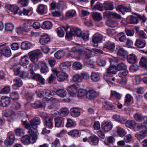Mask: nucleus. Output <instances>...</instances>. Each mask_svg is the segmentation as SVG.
I'll return each instance as SVG.
<instances>
[{
	"label": "nucleus",
	"instance_id": "nucleus-1",
	"mask_svg": "<svg viewBox=\"0 0 147 147\" xmlns=\"http://www.w3.org/2000/svg\"><path fill=\"white\" fill-rule=\"evenodd\" d=\"M22 123L26 128L29 129V131L31 130L35 134L36 132V135H38V133L36 129L37 127V125L40 123V119L39 118L36 117L31 120L30 123H28L26 121H24L22 122Z\"/></svg>",
	"mask_w": 147,
	"mask_h": 147
},
{
	"label": "nucleus",
	"instance_id": "nucleus-2",
	"mask_svg": "<svg viewBox=\"0 0 147 147\" xmlns=\"http://www.w3.org/2000/svg\"><path fill=\"white\" fill-rule=\"evenodd\" d=\"M29 134L31 136L30 138L29 136L27 135H25L21 139V142L24 144H28L30 143L33 144L34 143L36 140L37 139V136L36 133H33L30 130L29 131ZM35 133H36V132Z\"/></svg>",
	"mask_w": 147,
	"mask_h": 147
},
{
	"label": "nucleus",
	"instance_id": "nucleus-3",
	"mask_svg": "<svg viewBox=\"0 0 147 147\" xmlns=\"http://www.w3.org/2000/svg\"><path fill=\"white\" fill-rule=\"evenodd\" d=\"M116 10L119 12H121L123 14H124L125 12H129L131 11V7L129 5L122 4L119 5L117 7Z\"/></svg>",
	"mask_w": 147,
	"mask_h": 147
},
{
	"label": "nucleus",
	"instance_id": "nucleus-4",
	"mask_svg": "<svg viewBox=\"0 0 147 147\" xmlns=\"http://www.w3.org/2000/svg\"><path fill=\"white\" fill-rule=\"evenodd\" d=\"M103 36L101 35L96 34H94L92 37V44L93 45L96 47L98 46V43L100 42L102 40Z\"/></svg>",
	"mask_w": 147,
	"mask_h": 147
},
{
	"label": "nucleus",
	"instance_id": "nucleus-5",
	"mask_svg": "<svg viewBox=\"0 0 147 147\" xmlns=\"http://www.w3.org/2000/svg\"><path fill=\"white\" fill-rule=\"evenodd\" d=\"M40 52L39 50H35L30 52L28 54L30 59L32 61H34L36 60L37 61L38 56L40 55Z\"/></svg>",
	"mask_w": 147,
	"mask_h": 147
},
{
	"label": "nucleus",
	"instance_id": "nucleus-6",
	"mask_svg": "<svg viewBox=\"0 0 147 147\" xmlns=\"http://www.w3.org/2000/svg\"><path fill=\"white\" fill-rule=\"evenodd\" d=\"M30 74L31 75L29 76L28 73L26 72H23L20 75V77L21 78L26 77L29 78H31L33 79L36 80H37V78L38 77L40 74L33 73V72H31Z\"/></svg>",
	"mask_w": 147,
	"mask_h": 147
},
{
	"label": "nucleus",
	"instance_id": "nucleus-7",
	"mask_svg": "<svg viewBox=\"0 0 147 147\" xmlns=\"http://www.w3.org/2000/svg\"><path fill=\"white\" fill-rule=\"evenodd\" d=\"M97 95L96 91L92 89L87 90L86 94V98L89 100L94 99Z\"/></svg>",
	"mask_w": 147,
	"mask_h": 147
},
{
	"label": "nucleus",
	"instance_id": "nucleus-8",
	"mask_svg": "<svg viewBox=\"0 0 147 147\" xmlns=\"http://www.w3.org/2000/svg\"><path fill=\"white\" fill-rule=\"evenodd\" d=\"M110 62L111 66L107 68V72L110 75L115 74L117 72L116 67L114 66V62L112 59H110Z\"/></svg>",
	"mask_w": 147,
	"mask_h": 147
},
{
	"label": "nucleus",
	"instance_id": "nucleus-9",
	"mask_svg": "<svg viewBox=\"0 0 147 147\" xmlns=\"http://www.w3.org/2000/svg\"><path fill=\"white\" fill-rule=\"evenodd\" d=\"M10 98L6 96H3L2 97L0 100V105L5 107L9 106L10 103Z\"/></svg>",
	"mask_w": 147,
	"mask_h": 147
},
{
	"label": "nucleus",
	"instance_id": "nucleus-10",
	"mask_svg": "<svg viewBox=\"0 0 147 147\" xmlns=\"http://www.w3.org/2000/svg\"><path fill=\"white\" fill-rule=\"evenodd\" d=\"M113 126L111 122L108 121L103 123L102 125V127L104 131L108 132L112 129Z\"/></svg>",
	"mask_w": 147,
	"mask_h": 147
},
{
	"label": "nucleus",
	"instance_id": "nucleus-11",
	"mask_svg": "<svg viewBox=\"0 0 147 147\" xmlns=\"http://www.w3.org/2000/svg\"><path fill=\"white\" fill-rule=\"evenodd\" d=\"M78 85L76 84L73 85L68 87L67 91L71 96H73L77 92Z\"/></svg>",
	"mask_w": 147,
	"mask_h": 147
},
{
	"label": "nucleus",
	"instance_id": "nucleus-12",
	"mask_svg": "<svg viewBox=\"0 0 147 147\" xmlns=\"http://www.w3.org/2000/svg\"><path fill=\"white\" fill-rule=\"evenodd\" d=\"M57 80L61 82L66 80L68 78L67 74L64 72L58 73L57 74Z\"/></svg>",
	"mask_w": 147,
	"mask_h": 147
},
{
	"label": "nucleus",
	"instance_id": "nucleus-13",
	"mask_svg": "<svg viewBox=\"0 0 147 147\" xmlns=\"http://www.w3.org/2000/svg\"><path fill=\"white\" fill-rule=\"evenodd\" d=\"M130 22H126L125 19L122 20V22L125 25H126L130 24H136L138 23V18L136 17L131 16L130 17Z\"/></svg>",
	"mask_w": 147,
	"mask_h": 147
},
{
	"label": "nucleus",
	"instance_id": "nucleus-14",
	"mask_svg": "<svg viewBox=\"0 0 147 147\" xmlns=\"http://www.w3.org/2000/svg\"><path fill=\"white\" fill-rule=\"evenodd\" d=\"M71 64L70 62L67 61L61 63L60 67L61 70L64 72H66L68 70L69 67L71 66Z\"/></svg>",
	"mask_w": 147,
	"mask_h": 147
},
{
	"label": "nucleus",
	"instance_id": "nucleus-15",
	"mask_svg": "<svg viewBox=\"0 0 147 147\" xmlns=\"http://www.w3.org/2000/svg\"><path fill=\"white\" fill-rule=\"evenodd\" d=\"M80 110L78 108L74 107L71 109L70 110L71 115L74 117L79 116L80 114Z\"/></svg>",
	"mask_w": 147,
	"mask_h": 147
},
{
	"label": "nucleus",
	"instance_id": "nucleus-16",
	"mask_svg": "<svg viewBox=\"0 0 147 147\" xmlns=\"http://www.w3.org/2000/svg\"><path fill=\"white\" fill-rule=\"evenodd\" d=\"M1 53L4 56L9 57L11 55V53L10 48L7 47L3 48L1 50Z\"/></svg>",
	"mask_w": 147,
	"mask_h": 147
},
{
	"label": "nucleus",
	"instance_id": "nucleus-17",
	"mask_svg": "<svg viewBox=\"0 0 147 147\" xmlns=\"http://www.w3.org/2000/svg\"><path fill=\"white\" fill-rule=\"evenodd\" d=\"M88 141L91 144L96 145L98 144L99 138L96 136H91L88 139Z\"/></svg>",
	"mask_w": 147,
	"mask_h": 147
},
{
	"label": "nucleus",
	"instance_id": "nucleus-18",
	"mask_svg": "<svg viewBox=\"0 0 147 147\" xmlns=\"http://www.w3.org/2000/svg\"><path fill=\"white\" fill-rule=\"evenodd\" d=\"M15 84L12 86L13 88L14 89H17L22 84V82L19 78H16L13 80Z\"/></svg>",
	"mask_w": 147,
	"mask_h": 147
},
{
	"label": "nucleus",
	"instance_id": "nucleus-19",
	"mask_svg": "<svg viewBox=\"0 0 147 147\" xmlns=\"http://www.w3.org/2000/svg\"><path fill=\"white\" fill-rule=\"evenodd\" d=\"M45 125L47 128H51L53 127V122L52 119L49 117H47L45 119Z\"/></svg>",
	"mask_w": 147,
	"mask_h": 147
},
{
	"label": "nucleus",
	"instance_id": "nucleus-20",
	"mask_svg": "<svg viewBox=\"0 0 147 147\" xmlns=\"http://www.w3.org/2000/svg\"><path fill=\"white\" fill-rule=\"evenodd\" d=\"M5 8L11 12H13L15 14L17 13L19 10V8L18 7L15 6L13 5H5Z\"/></svg>",
	"mask_w": 147,
	"mask_h": 147
},
{
	"label": "nucleus",
	"instance_id": "nucleus-21",
	"mask_svg": "<svg viewBox=\"0 0 147 147\" xmlns=\"http://www.w3.org/2000/svg\"><path fill=\"white\" fill-rule=\"evenodd\" d=\"M14 140V135L13 134H11L5 140L4 143L6 145H11L13 144Z\"/></svg>",
	"mask_w": 147,
	"mask_h": 147
},
{
	"label": "nucleus",
	"instance_id": "nucleus-22",
	"mask_svg": "<svg viewBox=\"0 0 147 147\" xmlns=\"http://www.w3.org/2000/svg\"><path fill=\"white\" fill-rule=\"evenodd\" d=\"M104 8L107 10H112L114 7L113 2H105L103 3Z\"/></svg>",
	"mask_w": 147,
	"mask_h": 147
},
{
	"label": "nucleus",
	"instance_id": "nucleus-23",
	"mask_svg": "<svg viewBox=\"0 0 147 147\" xmlns=\"http://www.w3.org/2000/svg\"><path fill=\"white\" fill-rule=\"evenodd\" d=\"M50 40V38L47 35L42 36L40 38L39 42L42 45L47 44Z\"/></svg>",
	"mask_w": 147,
	"mask_h": 147
},
{
	"label": "nucleus",
	"instance_id": "nucleus-24",
	"mask_svg": "<svg viewBox=\"0 0 147 147\" xmlns=\"http://www.w3.org/2000/svg\"><path fill=\"white\" fill-rule=\"evenodd\" d=\"M104 102L105 104L102 107L103 109L112 110L114 109L115 108V107L114 105L110 104L107 101H105Z\"/></svg>",
	"mask_w": 147,
	"mask_h": 147
},
{
	"label": "nucleus",
	"instance_id": "nucleus-25",
	"mask_svg": "<svg viewBox=\"0 0 147 147\" xmlns=\"http://www.w3.org/2000/svg\"><path fill=\"white\" fill-rule=\"evenodd\" d=\"M38 65L41 67L40 71L41 73L46 74L48 72V67L45 63L41 62H40L38 63Z\"/></svg>",
	"mask_w": 147,
	"mask_h": 147
},
{
	"label": "nucleus",
	"instance_id": "nucleus-26",
	"mask_svg": "<svg viewBox=\"0 0 147 147\" xmlns=\"http://www.w3.org/2000/svg\"><path fill=\"white\" fill-rule=\"evenodd\" d=\"M138 129L140 130L143 133H147V124L143 123L137 125Z\"/></svg>",
	"mask_w": 147,
	"mask_h": 147
},
{
	"label": "nucleus",
	"instance_id": "nucleus-27",
	"mask_svg": "<svg viewBox=\"0 0 147 147\" xmlns=\"http://www.w3.org/2000/svg\"><path fill=\"white\" fill-rule=\"evenodd\" d=\"M47 8V6L46 5L42 4H40L38 5L36 11L39 14H42L44 13L45 11Z\"/></svg>",
	"mask_w": 147,
	"mask_h": 147
},
{
	"label": "nucleus",
	"instance_id": "nucleus-28",
	"mask_svg": "<svg viewBox=\"0 0 147 147\" xmlns=\"http://www.w3.org/2000/svg\"><path fill=\"white\" fill-rule=\"evenodd\" d=\"M92 17L96 21H100L102 19V16L101 13L97 12H93L92 13Z\"/></svg>",
	"mask_w": 147,
	"mask_h": 147
},
{
	"label": "nucleus",
	"instance_id": "nucleus-29",
	"mask_svg": "<svg viewBox=\"0 0 147 147\" xmlns=\"http://www.w3.org/2000/svg\"><path fill=\"white\" fill-rule=\"evenodd\" d=\"M31 105L35 108L45 107L46 106L44 103L41 102L40 101H37L35 103L32 104Z\"/></svg>",
	"mask_w": 147,
	"mask_h": 147
},
{
	"label": "nucleus",
	"instance_id": "nucleus-30",
	"mask_svg": "<svg viewBox=\"0 0 147 147\" xmlns=\"http://www.w3.org/2000/svg\"><path fill=\"white\" fill-rule=\"evenodd\" d=\"M29 63V58L27 56H25L22 57L21 59L20 64L23 66H25Z\"/></svg>",
	"mask_w": 147,
	"mask_h": 147
},
{
	"label": "nucleus",
	"instance_id": "nucleus-31",
	"mask_svg": "<svg viewBox=\"0 0 147 147\" xmlns=\"http://www.w3.org/2000/svg\"><path fill=\"white\" fill-rule=\"evenodd\" d=\"M31 46V43L28 41L22 42L21 45V48L22 50H26L30 48Z\"/></svg>",
	"mask_w": 147,
	"mask_h": 147
},
{
	"label": "nucleus",
	"instance_id": "nucleus-32",
	"mask_svg": "<svg viewBox=\"0 0 147 147\" xmlns=\"http://www.w3.org/2000/svg\"><path fill=\"white\" fill-rule=\"evenodd\" d=\"M127 59L128 61L130 63H135L136 61V59L135 55L133 54H131L129 55H127Z\"/></svg>",
	"mask_w": 147,
	"mask_h": 147
},
{
	"label": "nucleus",
	"instance_id": "nucleus-33",
	"mask_svg": "<svg viewBox=\"0 0 147 147\" xmlns=\"http://www.w3.org/2000/svg\"><path fill=\"white\" fill-rule=\"evenodd\" d=\"M107 14L108 16L111 18L119 19L121 18L119 14L115 12L109 11L108 12Z\"/></svg>",
	"mask_w": 147,
	"mask_h": 147
},
{
	"label": "nucleus",
	"instance_id": "nucleus-34",
	"mask_svg": "<svg viewBox=\"0 0 147 147\" xmlns=\"http://www.w3.org/2000/svg\"><path fill=\"white\" fill-rule=\"evenodd\" d=\"M118 55L126 57L128 55V53L124 49L122 48H119L117 51Z\"/></svg>",
	"mask_w": 147,
	"mask_h": 147
},
{
	"label": "nucleus",
	"instance_id": "nucleus-35",
	"mask_svg": "<svg viewBox=\"0 0 147 147\" xmlns=\"http://www.w3.org/2000/svg\"><path fill=\"white\" fill-rule=\"evenodd\" d=\"M91 79L93 81L98 82L100 79L99 75L98 73L93 72L91 76Z\"/></svg>",
	"mask_w": 147,
	"mask_h": 147
},
{
	"label": "nucleus",
	"instance_id": "nucleus-36",
	"mask_svg": "<svg viewBox=\"0 0 147 147\" xmlns=\"http://www.w3.org/2000/svg\"><path fill=\"white\" fill-rule=\"evenodd\" d=\"M116 131L117 135L123 137L126 134V132L124 129L119 126L117 127Z\"/></svg>",
	"mask_w": 147,
	"mask_h": 147
},
{
	"label": "nucleus",
	"instance_id": "nucleus-37",
	"mask_svg": "<svg viewBox=\"0 0 147 147\" xmlns=\"http://www.w3.org/2000/svg\"><path fill=\"white\" fill-rule=\"evenodd\" d=\"M76 14V11L74 9L71 10L67 11L66 13V17L71 18L75 16Z\"/></svg>",
	"mask_w": 147,
	"mask_h": 147
},
{
	"label": "nucleus",
	"instance_id": "nucleus-38",
	"mask_svg": "<svg viewBox=\"0 0 147 147\" xmlns=\"http://www.w3.org/2000/svg\"><path fill=\"white\" fill-rule=\"evenodd\" d=\"M57 93L59 96L61 98L65 97L67 95L66 91L63 89L58 90L57 91Z\"/></svg>",
	"mask_w": 147,
	"mask_h": 147
},
{
	"label": "nucleus",
	"instance_id": "nucleus-39",
	"mask_svg": "<svg viewBox=\"0 0 147 147\" xmlns=\"http://www.w3.org/2000/svg\"><path fill=\"white\" fill-rule=\"evenodd\" d=\"M71 31L73 32L74 36L80 37L81 35L82 31L80 29L78 28H71Z\"/></svg>",
	"mask_w": 147,
	"mask_h": 147
},
{
	"label": "nucleus",
	"instance_id": "nucleus-40",
	"mask_svg": "<svg viewBox=\"0 0 147 147\" xmlns=\"http://www.w3.org/2000/svg\"><path fill=\"white\" fill-rule=\"evenodd\" d=\"M65 52L62 50H59L55 53L54 55L55 58L57 59H60L64 56Z\"/></svg>",
	"mask_w": 147,
	"mask_h": 147
},
{
	"label": "nucleus",
	"instance_id": "nucleus-41",
	"mask_svg": "<svg viewBox=\"0 0 147 147\" xmlns=\"http://www.w3.org/2000/svg\"><path fill=\"white\" fill-rule=\"evenodd\" d=\"M11 91L10 86H6L2 88L0 91L1 94H7L10 92Z\"/></svg>",
	"mask_w": 147,
	"mask_h": 147
},
{
	"label": "nucleus",
	"instance_id": "nucleus-42",
	"mask_svg": "<svg viewBox=\"0 0 147 147\" xmlns=\"http://www.w3.org/2000/svg\"><path fill=\"white\" fill-rule=\"evenodd\" d=\"M69 112V111L67 109L63 108L59 110V114L62 117H65L68 115Z\"/></svg>",
	"mask_w": 147,
	"mask_h": 147
},
{
	"label": "nucleus",
	"instance_id": "nucleus-43",
	"mask_svg": "<svg viewBox=\"0 0 147 147\" xmlns=\"http://www.w3.org/2000/svg\"><path fill=\"white\" fill-rule=\"evenodd\" d=\"M126 126L130 128H133L136 125V123L134 121H127L126 123Z\"/></svg>",
	"mask_w": 147,
	"mask_h": 147
},
{
	"label": "nucleus",
	"instance_id": "nucleus-44",
	"mask_svg": "<svg viewBox=\"0 0 147 147\" xmlns=\"http://www.w3.org/2000/svg\"><path fill=\"white\" fill-rule=\"evenodd\" d=\"M136 44L137 47L139 48H143L145 45L144 42L140 40H136Z\"/></svg>",
	"mask_w": 147,
	"mask_h": 147
},
{
	"label": "nucleus",
	"instance_id": "nucleus-45",
	"mask_svg": "<svg viewBox=\"0 0 147 147\" xmlns=\"http://www.w3.org/2000/svg\"><path fill=\"white\" fill-rule=\"evenodd\" d=\"M118 71H124L127 70V67L126 65L123 63H121L119 64L117 67H116Z\"/></svg>",
	"mask_w": 147,
	"mask_h": 147
},
{
	"label": "nucleus",
	"instance_id": "nucleus-46",
	"mask_svg": "<svg viewBox=\"0 0 147 147\" xmlns=\"http://www.w3.org/2000/svg\"><path fill=\"white\" fill-rule=\"evenodd\" d=\"M119 40L121 42H124L126 39V36L125 34L123 32H121L118 34Z\"/></svg>",
	"mask_w": 147,
	"mask_h": 147
},
{
	"label": "nucleus",
	"instance_id": "nucleus-47",
	"mask_svg": "<svg viewBox=\"0 0 147 147\" xmlns=\"http://www.w3.org/2000/svg\"><path fill=\"white\" fill-rule=\"evenodd\" d=\"M92 51L88 49H86L84 51V55L86 59L91 57L92 55Z\"/></svg>",
	"mask_w": 147,
	"mask_h": 147
},
{
	"label": "nucleus",
	"instance_id": "nucleus-48",
	"mask_svg": "<svg viewBox=\"0 0 147 147\" xmlns=\"http://www.w3.org/2000/svg\"><path fill=\"white\" fill-rule=\"evenodd\" d=\"M15 132L16 135L18 136H21L24 134V131L23 129L20 127L17 128Z\"/></svg>",
	"mask_w": 147,
	"mask_h": 147
},
{
	"label": "nucleus",
	"instance_id": "nucleus-49",
	"mask_svg": "<svg viewBox=\"0 0 147 147\" xmlns=\"http://www.w3.org/2000/svg\"><path fill=\"white\" fill-rule=\"evenodd\" d=\"M73 79L74 81L78 82H81L82 80V77L78 74L74 75L73 77Z\"/></svg>",
	"mask_w": 147,
	"mask_h": 147
},
{
	"label": "nucleus",
	"instance_id": "nucleus-50",
	"mask_svg": "<svg viewBox=\"0 0 147 147\" xmlns=\"http://www.w3.org/2000/svg\"><path fill=\"white\" fill-rule=\"evenodd\" d=\"M55 126L57 127H59L62 123V118L59 117L56 118L55 119Z\"/></svg>",
	"mask_w": 147,
	"mask_h": 147
},
{
	"label": "nucleus",
	"instance_id": "nucleus-51",
	"mask_svg": "<svg viewBox=\"0 0 147 147\" xmlns=\"http://www.w3.org/2000/svg\"><path fill=\"white\" fill-rule=\"evenodd\" d=\"M94 9L100 11H103L104 10L103 4H98L95 5L94 6Z\"/></svg>",
	"mask_w": 147,
	"mask_h": 147
},
{
	"label": "nucleus",
	"instance_id": "nucleus-52",
	"mask_svg": "<svg viewBox=\"0 0 147 147\" xmlns=\"http://www.w3.org/2000/svg\"><path fill=\"white\" fill-rule=\"evenodd\" d=\"M134 117L136 120L138 121H141L144 119L142 115L139 113L135 114Z\"/></svg>",
	"mask_w": 147,
	"mask_h": 147
},
{
	"label": "nucleus",
	"instance_id": "nucleus-53",
	"mask_svg": "<svg viewBox=\"0 0 147 147\" xmlns=\"http://www.w3.org/2000/svg\"><path fill=\"white\" fill-rule=\"evenodd\" d=\"M79 134L78 131L76 129L72 130L68 133L69 135L73 137H76L78 136Z\"/></svg>",
	"mask_w": 147,
	"mask_h": 147
},
{
	"label": "nucleus",
	"instance_id": "nucleus-54",
	"mask_svg": "<svg viewBox=\"0 0 147 147\" xmlns=\"http://www.w3.org/2000/svg\"><path fill=\"white\" fill-rule=\"evenodd\" d=\"M115 46L114 44L110 42H109L105 44L104 46V47L108 49H113L115 47Z\"/></svg>",
	"mask_w": 147,
	"mask_h": 147
},
{
	"label": "nucleus",
	"instance_id": "nucleus-55",
	"mask_svg": "<svg viewBox=\"0 0 147 147\" xmlns=\"http://www.w3.org/2000/svg\"><path fill=\"white\" fill-rule=\"evenodd\" d=\"M10 96L11 98L14 100L18 99L19 98L18 94L16 92H13L10 94Z\"/></svg>",
	"mask_w": 147,
	"mask_h": 147
},
{
	"label": "nucleus",
	"instance_id": "nucleus-56",
	"mask_svg": "<svg viewBox=\"0 0 147 147\" xmlns=\"http://www.w3.org/2000/svg\"><path fill=\"white\" fill-rule=\"evenodd\" d=\"M75 125V122L71 119H67V122L65 126L67 127H69L74 126Z\"/></svg>",
	"mask_w": 147,
	"mask_h": 147
},
{
	"label": "nucleus",
	"instance_id": "nucleus-57",
	"mask_svg": "<svg viewBox=\"0 0 147 147\" xmlns=\"http://www.w3.org/2000/svg\"><path fill=\"white\" fill-rule=\"evenodd\" d=\"M60 146V143L59 140V139L56 138L52 143V147H58Z\"/></svg>",
	"mask_w": 147,
	"mask_h": 147
},
{
	"label": "nucleus",
	"instance_id": "nucleus-58",
	"mask_svg": "<svg viewBox=\"0 0 147 147\" xmlns=\"http://www.w3.org/2000/svg\"><path fill=\"white\" fill-rule=\"evenodd\" d=\"M50 9L51 11L55 10L57 9H58L57 4L54 1L50 4Z\"/></svg>",
	"mask_w": 147,
	"mask_h": 147
},
{
	"label": "nucleus",
	"instance_id": "nucleus-59",
	"mask_svg": "<svg viewBox=\"0 0 147 147\" xmlns=\"http://www.w3.org/2000/svg\"><path fill=\"white\" fill-rule=\"evenodd\" d=\"M52 26L51 23L48 21L43 22L41 28H51Z\"/></svg>",
	"mask_w": 147,
	"mask_h": 147
},
{
	"label": "nucleus",
	"instance_id": "nucleus-60",
	"mask_svg": "<svg viewBox=\"0 0 147 147\" xmlns=\"http://www.w3.org/2000/svg\"><path fill=\"white\" fill-rule=\"evenodd\" d=\"M89 35V32L88 31H85L81 36L84 40H86L88 39Z\"/></svg>",
	"mask_w": 147,
	"mask_h": 147
},
{
	"label": "nucleus",
	"instance_id": "nucleus-61",
	"mask_svg": "<svg viewBox=\"0 0 147 147\" xmlns=\"http://www.w3.org/2000/svg\"><path fill=\"white\" fill-rule=\"evenodd\" d=\"M57 4L58 9L61 10H63L65 6V3H64L63 1H60Z\"/></svg>",
	"mask_w": 147,
	"mask_h": 147
},
{
	"label": "nucleus",
	"instance_id": "nucleus-62",
	"mask_svg": "<svg viewBox=\"0 0 147 147\" xmlns=\"http://www.w3.org/2000/svg\"><path fill=\"white\" fill-rule=\"evenodd\" d=\"M57 33L59 37H62L64 36V32L61 28H58Z\"/></svg>",
	"mask_w": 147,
	"mask_h": 147
},
{
	"label": "nucleus",
	"instance_id": "nucleus-63",
	"mask_svg": "<svg viewBox=\"0 0 147 147\" xmlns=\"http://www.w3.org/2000/svg\"><path fill=\"white\" fill-rule=\"evenodd\" d=\"M127 74L128 71L127 70L122 71L118 74V76L120 77L124 78L127 75Z\"/></svg>",
	"mask_w": 147,
	"mask_h": 147
},
{
	"label": "nucleus",
	"instance_id": "nucleus-64",
	"mask_svg": "<svg viewBox=\"0 0 147 147\" xmlns=\"http://www.w3.org/2000/svg\"><path fill=\"white\" fill-rule=\"evenodd\" d=\"M97 62L98 64L100 66H104L106 64V61L105 60L101 59H97Z\"/></svg>",
	"mask_w": 147,
	"mask_h": 147
}]
</instances>
